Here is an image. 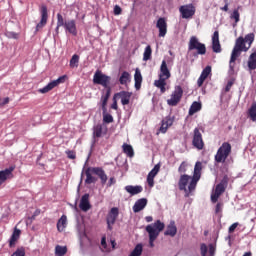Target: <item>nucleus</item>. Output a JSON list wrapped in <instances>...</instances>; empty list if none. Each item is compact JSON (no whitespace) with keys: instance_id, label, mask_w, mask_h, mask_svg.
Listing matches in <instances>:
<instances>
[{"instance_id":"obj_1","label":"nucleus","mask_w":256,"mask_h":256,"mask_svg":"<svg viewBox=\"0 0 256 256\" xmlns=\"http://www.w3.org/2000/svg\"><path fill=\"white\" fill-rule=\"evenodd\" d=\"M253 41H255V34L249 33L243 38V36H240L236 39L235 46L232 50L230 61H229V70L231 73H234L235 71V61H237V58L241 55L242 51H249L251 49V45H253Z\"/></svg>"},{"instance_id":"obj_2","label":"nucleus","mask_w":256,"mask_h":256,"mask_svg":"<svg viewBox=\"0 0 256 256\" xmlns=\"http://www.w3.org/2000/svg\"><path fill=\"white\" fill-rule=\"evenodd\" d=\"M85 184L91 185L93 183H97V179L93 175H97L101 181V185H105L107 183V174L105 173V170L101 167H88L85 170Z\"/></svg>"},{"instance_id":"obj_3","label":"nucleus","mask_w":256,"mask_h":256,"mask_svg":"<svg viewBox=\"0 0 256 256\" xmlns=\"http://www.w3.org/2000/svg\"><path fill=\"white\" fill-rule=\"evenodd\" d=\"M159 79L154 81V87L160 89V93L167 91V79H171V71L167 67V61L163 60L160 66Z\"/></svg>"},{"instance_id":"obj_4","label":"nucleus","mask_w":256,"mask_h":256,"mask_svg":"<svg viewBox=\"0 0 256 256\" xmlns=\"http://www.w3.org/2000/svg\"><path fill=\"white\" fill-rule=\"evenodd\" d=\"M61 27H64L66 33H70V35L77 37V22L73 19L65 21L63 15L61 13H58L55 29L56 35H59V29H61Z\"/></svg>"},{"instance_id":"obj_5","label":"nucleus","mask_w":256,"mask_h":256,"mask_svg":"<svg viewBox=\"0 0 256 256\" xmlns=\"http://www.w3.org/2000/svg\"><path fill=\"white\" fill-rule=\"evenodd\" d=\"M163 229H165V223L161 222V220H157L155 223L146 226L150 247H154L155 240L159 237V233H161Z\"/></svg>"},{"instance_id":"obj_6","label":"nucleus","mask_w":256,"mask_h":256,"mask_svg":"<svg viewBox=\"0 0 256 256\" xmlns=\"http://www.w3.org/2000/svg\"><path fill=\"white\" fill-rule=\"evenodd\" d=\"M232 151V146L231 143L229 142H224L217 150L215 156H214V161L215 163H225L231 155Z\"/></svg>"},{"instance_id":"obj_7","label":"nucleus","mask_w":256,"mask_h":256,"mask_svg":"<svg viewBox=\"0 0 256 256\" xmlns=\"http://www.w3.org/2000/svg\"><path fill=\"white\" fill-rule=\"evenodd\" d=\"M94 85H101L105 90L111 89V76L103 74L101 70H97L93 76Z\"/></svg>"},{"instance_id":"obj_8","label":"nucleus","mask_w":256,"mask_h":256,"mask_svg":"<svg viewBox=\"0 0 256 256\" xmlns=\"http://www.w3.org/2000/svg\"><path fill=\"white\" fill-rule=\"evenodd\" d=\"M227 185H229V176L224 175L220 183L216 185L214 193L211 195L212 203L219 201V197L223 195V192L227 189Z\"/></svg>"},{"instance_id":"obj_9","label":"nucleus","mask_w":256,"mask_h":256,"mask_svg":"<svg viewBox=\"0 0 256 256\" xmlns=\"http://www.w3.org/2000/svg\"><path fill=\"white\" fill-rule=\"evenodd\" d=\"M201 171H203V164L198 161L194 166V173L188 185L189 193H193V191H195L197 183H199V179H201Z\"/></svg>"},{"instance_id":"obj_10","label":"nucleus","mask_w":256,"mask_h":256,"mask_svg":"<svg viewBox=\"0 0 256 256\" xmlns=\"http://www.w3.org/2000/svg\"><path fill=\"white\" fill-rule=\"evenodd\" d=\"M189 51H197L198 55H205L207 53V47L205 44L199 42V39L196 36H191L188 43Z\"/></svg>"},{"instance_id":"obj_11","label":"nucleus","mask_w":256,"mask_h":256,"mask_svg":"<svg viewBox=\"0 0 256 256\" xmlns=\"http://www.w3.org/2000/svg\"><path fill=\"white\" fill-rule=\"evenodd\" d=\"M183 98V88L181 86H175L170 99L167 100V105L170 107H177Z\"/></svg>"},{"instance_id":"obj_12","label":"nucleus","mask_w":256,"mask_h":256,"mask_svg":"<svg viewBox=\"0 0 256 256\" xmlns=\"http://www.w3.org/2000/svg\"><path fill=\"white\" fill-rule=\"evenodd\" d=\"M65 79H67V76H60L58 79L53 80L52 82L48 83L45 87L39 89V93L45 94L49 93V91H53L55 87L61 85V83H65Z\"/></svg>"},{"instance_id":"obj_13","label":"nucleus","mask_w":256,"mask_h":256,"mask_svg":"<svg viewBox=\"0 0 256 256\" xmlns=\"http://www.w3.org/2000/svg\"><path fill=\"white\" fill-rule=\"evenodd\" d=\"M192 145L199 151L205 147V142H203V134L200 133L199 129L194 130Z\"/></svg>"},{"instance_id":"obj_14","label":"nucleus","mask_w":256,"mask_h":256,"mask_svg":"<svg viewBox=\"0 0 256 256\" xmlns=\"http://www.w3.org/2000/svg\"><path fill=\"white\" fill-rule=\"evenodd\" d=\"M40 14H41V20L40 22L36 25V32L41 31L45 25H47V21L49 19V13L47 10V7L45 5H42L40 7Z\"/></svg>"},{"instance_id":"obj_15","label":"nucleus","mask_w":256,"mask_h":256,"mask_svg":"<svg viewBox=\"0 0 256 256\" xmlns=\"http://www.w3.org/2000/svg\"><path fill=\"white\" fill-rule=\"evenodd\" d=\"M182 19H191L195 15V6L193 4L183 5L179 8Z\"/></svg>"},{"instance_id":"obj_16","label":"nucleus","mask_w":256,"mask_h":256,"mask_svg":"<svg viewBox=\"0 0 256 256\" xmlns=\"http://www.w3.org/2000/svg\"><path fill=\"white\" fill-rule=\"evenodd\" d=\"M217 251V246L213 243L209 244L207 247V244L202 243L200 244V255L201 256H215V252Z\"/></svg>"},{"instance_id":"obj_17","label":"nucleus","mask_w":256,"mask_h":256,"mask_svg":"<svg viewBox=\"0 0 256 256\" xmlns=\"http://www.w3.org/2000/svg\"><path fill=\"white\" fill-rule=\"evenodd\" d=\"M133 93L129 91H120L115 93L114 96L120 99L122 105H129Z\"/></svg>"},{"instance_id":"obj_18","label":"nucleus","mask_w":256,"mask_h":256,"mask_svg":"<svg viewBox=\"0 0 256 256\" xmlns=\"http://www.w3.org/2000/svg\"><path fill=\"white\" fill-rule=\"evenodd\" d=\"M156 27L159 31V37H165L167 35V20H165V18H159Z\"/></svg>"},{"instance_id":"obj_19","label":"nucleus","mask_w":256,"mask_h":256,"mask_svg":"<svg viewBox=\"0 0 256 256\" xmlns=\"http://www.w3.org/2000/svg\"><path fill=\"white\" fill-rule=\"evenodd\" d=\"M13 171H15V167L13 166L0 171V185L5 183L7 179H13Z\"/></svg>"},{"instance_id":"obj_20","label":"nucleus","mask_w":256,"mask_h":256,"mask_svg":"<svg viewBox=\"0 0 256 256\" xmlns=\"http://www.w3.org/2000/svg\"><path fill=\"white\" fill-rule=\"evenodd\" d=\"M119 217V208L113 207L107 215V225H115L117 218Z\"/></svg>"},{"instance_id":"obj_21","label":"nucleus","mask_w":256,"mask_h":256,"mask_svg":"<svg viewBox=\"0 0 256 256\" xmlns=\"http://www.w3.org/2000/svg\"><path fill=\"white\" fill-rule=\"evenodd\" d=\"M109 97H111V88H108L107 90L102 91L101 107L104 113L107 112V103L109 102Z\"/></svg>"},{"instance_id":"obj_22","label":"nucleus","mask_w":256,"mask_h":256,"mask_svg":"<svg viewBox=\"0 0 256 256\" xmlns=\"http://www.w3.org/2000/svg\"><path fill=\"white\" fill-rule=\"evenodd\" d=\"M212 51L221 53V43L219 42V31H215L212 36Z\"/></svg>"},{"instance_id":"obj_23","label":"nucleus","mask_w":256,"mask_h":256,"mask_svg":"<svg viewBox=\"0 0 256 256\" xmlns=\"http://www.w3.org/2000/svg\"><path fill=\"white\" fill-rule=\"evenodd\" d=\"M125 191L126 193H129V195H131V197L135 196V195H139V193H143V186L141 185H127L125 186Z\"/></svg>"},{"instance_id":"obj_24","label":"nucleus","mask_w":256,"mask_h":256,"mask_svg":"<svg viewBox=\"0 0 256 256\" xmlns=\"http://www.w3.org/2000/svg\"><path fill=\"white\" fill-rule=\"evenodd\" d=\"M189 179H193V177L187 175V174H182L180 176L179 182H178V187L180 191H185L187 192V185L189 183Z\"/></svg>"},{"instance_id":"obj_25","label":"nucleus","mask_w":256,"mask_h":256,"mask_svg":"<svg viewBox=\"0 0 256 256\" xmlns=\"http://www.w3.org/2000/svg\"><path fill=\"white\" fill-rule=\"evenodd\" d=\"M209 75H211V66H206L197 80L198 87H203V83H205V80Z\"/></svg>"},{"instance_id":"obj_26","label":"nucleus","mask_w":256,"mask_h":256,"mask_svg":"<svg viewBox=\"0 0 256 256\" xmlns=\"http://www.w3.org/2000/svg\"><path fill=\"white\" fill-rule=\"evenodd\" d=\"M145 207H147V198H140L135 202L133 212L139 213L140 211H143Z\"/></svg>"},{"instance_id":"obj_27","label":"nucleus","mask_w":256,"mask_h":256,"mask_svg":"<svg viewBox=\"0 0 256 256\" xmlns=\"http://www.w3.org/2000/svg\"><path fill=\"white\" fill-rule=\"evenodd\" d=\"M79 207H80L81 211H85V212H87V211H89V209H91V203H89V194H84L81 197Z\"/></svg>"},{"instance_id":"obj_28","label":"nucleus","mask_w":256,"mask_h":256,"mask_svg":"<svg viewBox=\"0 0 256 256\" xmlns=\"http://www.w3.org/2000/svg\"><path fill=\"white\" fill-rule=\"evenodd\" d=\"M19 237H21V230L19 228L15 227L14 231L12 233V236L10 237V240H9L10 248L15 247L17 241H19Z\"/></svg>"},{"instance_id":"obj_29","label":"nucleus","mask_w":256,"mask_h":256,"mask_svg":"<svg viewBox=\"0 0 256 256\" xmlns=\"http://www.w3.org/2000/svg\"><path fill=\"white\" fill-rule=\"evenodd\" d=\"M164 235L169 237H175V235H177V226L175 225V222H170L164 232Z\"/></svg>"},{"instance_id":"obj_30","label":"nucleus","mask_w":256,"mask_h":256,"mask_svg":"<svg viewBox=\"0 0 256 256\" xmlns=\"http://www.w3.org/2000/svg\"><path fill=\"white\" fill-rule=\"evenodd\" d=\"M66 228H67V215H62L57 222V231H59V233H63V231H65Z\"/></svg>"},{"instance_id":"obj_31","label":"nucleus","mask_w":256,"mask_h":256,"mask_svg":"<svg viewBox=\"0 0 256 256\" xmlns=\"http://www.w3.org/2000/svg\"><path fill=\"white\" fill-rule=\"evenodd\" d=\"M173 123H175V119L171 116H168L162 120V125L160 129H169V127L173 126Z\"/></svg>"},{"instance_id":"obj_32","label":"nucleus","mask_w":256,"mask_h":256,"mask_svg":"<svg viewBox=\"0 0 256 256\" xmlns=\"http://www.w3.org/2000/svg\"><path fill=\"white\" fill-rule=\"evenodd\" d=\"M131 81V74L129 72L124 71L122 72L120 78H119V83L120 85H127Z\"/></svg>"},{"instance_id":"obj_33","label":"nucleus","mask_w":256,"mask_h":256,"mask_svg":"<svg viewBox=\"0 0 256 256\" xmlns=\"http://www.w3.org/2000/svg\"><path fill=\"white\" fill-rule=\"evenodd\" d=\"M248 68L250 71H255L256 69V52H253L248 59Z\"/></svg>"},{"instance_id":"obj_34","label":"nucleus","mask_w":256,"mask_h":256,"mask_svg":"<svg viewBox=\"0 0 256 256\" xmlns=\"http://www.w3.org/2000/svg\"><path fill=\"white\" fill-rule=\"evenodd\" d=\"M122 148H123V153H125V155H127V157L135 156V151L133 150V146L124 143Z\"/></svg>"},{"instance_id":"obj_35","label":"nucleus","mask_w":256,"mask_h":256,"mask_svg":"<svg viewBox=\"0 0 256 256\" xmlns=\"http://www.w3.org/2000/svg\"><path fill=\"white\" fill-rule=\"evenodd\" d=\"M201 102H193L189 108V115H195V113L201 111Z\"/></svg>"},{"instance_id":"obj_36","label":"nucleus","mask_w":256,"mask_h":256,"mask_svg":"<svg viewBox=\"0 0 256 256\" xmlns=\"http://www.w3.org/2000/svg\"><path fill=\"white\" fill-rule=\"evenodd\" d=\"M134 81L136 89H139L141 87V83L143 82V76L141 75V72L139 70L135 71Z\"/></svg>"},{"instance_id":"obj_37","label":"nucleus","mask_w":256,"mask_h":256,"mask_svg":"<svg viewBox=\"0 0 256 256\" xmlns=\"http://www.w3.org/2000/svg\"><path fill=\"white\" fill-rule=\"evenodd\" d=\"M151 55H153V49L151 48V45H148L143 53V61H150Z\"/></svg>"},{"instance_id":"obj_38","label":"nucleus","mask_w":256,"mask_h":256,"mask_svg":"<svg viewBox=\"0 0 256 256\" xmlns=\"http://www.w3.org/2000/svg\"><path fill=\"white\" fill-rule=\"evenodd\" d=\"M55 255L56 256L67 255V247L66 246L57 245L55 247Z\"/></svg>"},{"instance_id":"obj_39","label":"nucleus","mask_w":256,"mask_h":256,"mask_svg":"<svg viewBox=\"0 0 256 256\" xmlns=\"http://www.w3.org/2000/svg\"><path fill=\"white\" fill-rule=\"evenodd\" d=\"M69 65L71 69H76L77 67H79V55L74 54L70 59Z\"/></svg>"},{"instance_id":"obj_40","label":"nucleus","mask_w":256,"mask_h":256,"mask_svg":"<svg viewBox=\"0 0 256 256\" xmlns=\"http://www.w3.org/2000/svg\"><path fill=\"white\" fill-rule=\"evenodd\" d=\"M248 117L251 121H256V103H253L248 110Z\"/></svg>"},{"instance_id":"obj_41","label":"nucleus","mask_w":256,"mask_h":256,"mask_svg":"<svg viewBox=\"0 0 256 256\" xmlns=\"http://www.w3.org/2000/svg\"><path fill=\"white\" fill-rule=\"evenodd\" d=\"M143 253V245L137 244L129 256H141Z\"/></svg>"},{"instance_id":"obj_42","label":"nucleus","mask_w":256,"mask_h":256,"mask_svg":"<svg viewBox=\"0 0 256 256\" xmlns=\"http://www.w3.org/2000/svg\"><path fill=\"white\" fill-rule=\"evenodd\" d=\"M159 169H161V166H159V164L155 165L154 168L148 173V176L155 179V177H157V173H159Z\"/></svg>"},{"instance_id":"obj_43","label":"nucleus","mask_w":256,"mask_h":256,"mask_svg":"<svg viewBox=\"0 0 256 256\" xmlns=\"http://www.w3.org/2000/svg\"><path fill=\"white\" fill-rule=\"evenodd\" d=\"M241 15L239 14V7L233 11V13L230 16V19H234L235 23H238L240 21Z\"/></svg>"},{"instance_id":"obj_44","label":"nucleus","mask_w":256,"mask_h":256,"mask_svg":"<svg viewBox=\"0 0 256 256\" xmlns=\"http://www.w3.org/2000/svg\"><path fill=\"white\" fill-rule=\"evenodd\" d=\"M107 132H103V129H96L93 132V137L94 139H99V137H103V135H105Z\"/></svg>"},{"instance_id":"obj_45","label":"nucleus","mask_w":256,"mask_h":256,"mask_svg":"<svg viewBox=\"0 0 256 256\" xmlns=\"http://www.w3.org/2000/svg\"><path fill=\"white\" fill-rule=\"evenodd\" d=\"M178 173H180V175H183V173H187V162L183 161L179 168H178Z\"/></svg>"},{"instance_id":"obj_46","label":"nucleus","mask_w":256,"mask_h":256,"mask_svg":"<svg viewBox=\"0 0 256 256\" xmlns=\"http://www.w3.org/2000/svg\"><path fill=\"white\" fill-rule=\"evenodd\" d=\"M11 256H25V248L19 247Z\"/></svg>"},{"instance_id":"obj_47","label":"nucleus","mask_w":256,"mask_h":256,"mask_svg":"<svg viewBox=\"0 0 256 256\" xmlns=\"http://www.w3.org/2000/svg\"><path fill=\"white\" fill-rule=\"evenodd\" d=\"M103 121L104 123H113V116L111 114H104Z\"/></svg>"},{"instance_id":"obj_48","label":"nucleus","mask_w":256,"mask_h":256,"mask_svg":"<svg viewBox=\"0 0 256 256\" xmlns=\"http://www.w3.org/2000/svg\"><path fill=\"white\" fill-rule=\"evenodd\" d=\"M68 159H77V154L73 150L66 151Z\"/></svg>"},{"instance_id":"obj_49","label":"nucleus","mask_w":256,"mask_h":256,"mask_svg":"<svg viewBox=\"0 0 256 256\" xmlns=\"http://www.w3.org/2000/svg\"><path fill=\"white\" fill-rule=\"evenodd\" d=\"M235 81L234 80H229L227 82V85L225 87V93H229L231 91V87H233Z\"/></svg>"},{"instance_id":"obj_50","label":"nucleus","mask_w":256,"mask_h":256,"mask_svg":"<svg viewBox=\"0 0 256 256\" xmlns=\"http://www.w3.org/2000/svg\"><path fill=\"white\" fill-rule=\"evenodd\" d=\"M117 97L115 95L113 96V103L111 105V109H114V111H117L119 109V106L117 105Z\"/></svg>"},{"instance_id":"obj_51","label":"nucleus","mask_w":256,"mask_h":256,"mask_svg":"<svg viewBox=\"0 0 256 256\" xmlns=\"http://www.w3.org/2000/svg\"><path fill=\"white\" fill-rule=\"evenodd\" d=\"M221 211H223V203L219 202L216 204L215 213L219 214V213H221Z\"/></svg>"},{"instance_id":"obj_52","label":"nucleus","mask_w":256,"mask_h":256,"mask_svg":"<svg viewBox=\"0 0 256 256\" xmlns=\"http://www.w3.org/2000/svg\"><path fill=\"white\" fill-rule=\"evenodd\" d=\"M147 183L149 185V187H154L155 185V178L151 177V176H147Z\"/></svg>"},{"instance_id":"obj_53","label":"nucleus","mask_w":256,"mask_h":256,"mask_svg":"<svg viewBox=\"0 0 256 256\" xmlns=\"http://www.w3.org/2000/svg\"><path fill=\"white\" fill-rule=\"evenodd\" d=\"M237 227H239V223H238V222L233 223V224L229 227L228 232H229V233H234V232H235V229H237Z\"/></svg>"},{"instance_id":"obj_54","label":"nucleus","mask_w":256,"mask_h":256,"mask_svg":"<svg viewBox=\"0 0 256 256\" xmlns=\"http://www.w3.org/2000/svg\"><path fill=\"white\" fill-rule=\"evenodd\" d=\"M117 183V180L115 177H111L107 183V187H112V185H115Z\"/></svg>"},{"instance_id":"obj_55","label":"nucleus","mask_w":256,"mask_h":256,"mask_svg":"<svg viewBox=\"0 0 256 256\" xmlns=\"http://www.w3.org/2000/svg\"><path fill=\"white\" fill-rule=\"evenodd\" d=\"M101 246L107 251V238L105 236L101 239Z\"/></svg>"},{"instance_id":"obj_56","label":"nucleus","mask_w":256,"mask_h":256,"mask_svg":"<svg viewBox=\"0 0 256 256\" xmlns=\"http://www.w3.org/2000/svg\"><path fill=\"white\" fill-rule=\"evenodd\" d=\"M122 11L123 10L119 7V5L114 7V15H121Z\"/></svg>"},{"instance_id":"obj_57","label":"nucleus","mask_w":256,"mask_h":256,"mask_svg":"<svg viewBox=\"0 0 256 256\" xmlns=\"http://www.w3.org/2000/svg\"><path fill=\"white\" fill-rule=\"evenodd\" d=\"M9 103V97L4 98L3 100L0 99V105H7Z\"/></svg>"},{"instance_id":"obj_58","label":"nucleus","mask_w":256,"mask_h":256,"mask_svg":"<svg viewBox=\"0 0 256 256\" xmlns=\"http://www.w3.org/2000/svg\"><path fill=\"white\" fill-rule=\"evenodd\" d=\"M221 11H229V3L226 2V4L224 5V7L221 8Z\"/></svg>"},{"instance_id":"obj_59","label":"nucleus","mask_w":256,"mask_h":256,"mask_svg":"<svg viewBox=\"0 0 256 256\" xmlns=\"http://www.w3.org/2000/svg\"><path fill=\"white\" fill-rule=\"evenodd\" d=\"M145 220L147 223H151V221H153V216H146Z\"/></svg>"},{"instance_id":"obj_60","label":"nucleus","mask_w":256,"mask_h":256,"mask_svg":"<svg viewBox=\"0 0 256 256\" xmlns=\"http://www.w3.org/2000/svg\"><path fill=\"white\" fill-rule=\"evenodd\" d=\"M111 245H112V248L115 249V245H117V243H115V240H111Z\"/></svg>"},{"instance_id":"obj_61","label":"nucleus","mask_w":256,"mask_h":256,"mask_svg":"<svg viewBox=\"0 0 256 256\" xmlns=\"http://www.w3.org/2000/svg\"><path fill=\"white\" fill-rule=\"evenodd\" d=\"M159 133H167V129H160Z\"/></svg>"},{"instance_id":"obj_62","label":"nucleus","mask_w":256,"mask_h":256,"mask_svg":"<svg viewBox=\"0 0 256 256\" xmlns=\"http://www.w3.org/2000/svg\"><path fill=\"white\" fill-rule=\"evenodd\" d=\"M108 229H110V230L113 229L112 225L108 224Z\"/></svg>"},{"instance_id":"obj_63","label":"nucleus","mask_w":256,"mask_h":256,"mask_svg":"<svg viewBox=\"0 0 256 256\" xmlns=\"http://www.w3.org/2000/svg\"><path fill=\"white\" fill-rule=\"evenodd\" d=\"M34 215H39V212H38V211H36V212L34 213Z\"/></svg>"},{"instance_id":"obj_64","label":"nucleus","mask_w":256,"mask_h":256,"mask_svg":"<svg viewBox=\"0 0 256 256\" xmlns=\"http://www.w3.org/2000/svg\"><path fill=\"white\" fill-rule=\"evenodd\" d=\"M156 135H159V132H157Z\"/></svg>"}]
</instances>
